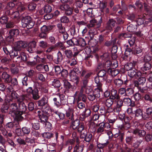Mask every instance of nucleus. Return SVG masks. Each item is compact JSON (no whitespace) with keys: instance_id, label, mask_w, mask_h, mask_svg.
Masks as SVG:
<instances>
[{"instance_id":"obj_1","label":"nucleus","mask_w":152,"mask_h":152,"mask_svg":"<svg viewBox=\"0 0 152 152\" xmlns=\"http://www.w3.org/2000/svg\"><path fill=\"white\" fill-rule=\"evenodd\" d=\"M142 49L141 47L136 48L134 50L129 48H127L125 50L123 58L125 60H127V58L129 57L131 54H137L138 56H141L143 54Z\"/></svg>"},{"instance_id":"obj_2","label":"nucleus","mask_w":152,"mask_h":152,"mask_svg":"<svg viewBox=\"0 0 152 152\" xmlns=\"http://www.w3.org/2000/svg\"><path fill=\"white\" fill-rule=\"evenodd\" d=\"M48 97L45 96L37 102L38 106L41 108L42 111H43L44 112L46 113L50 110L48 104Z\"/></svg>"},{"instance_id":"obj_3","label":"nucleus","mask_w":152,"mask_h":152,"mask_svg":"<svg viewBox=\"0 0 152 152\" xmlns=\"http://www.w3.org/2000/svg\"><path fill=\"white\" fill-rule=\"evenodd\" d=\"M21 21L23 26V27H26L28 29L32 28L34 25V22L29 16L23 17Z\"/></svg>"},{"instance_id":"obj_4","label":"nucleus","mask_w":152,"mask_h":152,"mask_svg":"<svg viewBox=\"0 0 152 152\" xmlns=\"http://www.w3.org/2000/svg\"><path fill=\"white\" fill-rule=\"evenodd\" d=\"M71 126L73 129L77 128V131L79 132H81L84 129L83 124L80 123V121L78 119L72 121L71 123Z\"/></svg>"},{"instance_id":"obj_5","label":"nucleus","mask_w":152,"mask_h":152,"mask_svg":"<svg viewBox=\"0 0 152 152\" xmlns=\"http://www.w3.org/2000/svg\"><path fill=\"white\" fill-rule=\"evenodd\" d=\"M59 8L61 10L65 11V14L67 16L71 15L73 13V9L68 4H65L59 6Z\"/></svg>"},{"instance_id":"obj_6","label":"nucleus","mask_w":152,"mask_h":152,"mask_svg":"<svg viewBox=\"0 0 152 152\" xmlns=\"http://www.w3.org/2000/svg\"><path fill=\"white\" fill-rule=\"evenodd\" d=\"M83 6V3L81 0L75 1L73 8L74 12L77 14L79 13L81 11L80 9Z\"/></svg>"},{"instance_id":"obj_7","label":"nucleus","mask_w":152,"mask_h":152,"mask_svg":"<svg viewBox=\"0 0 152 152\" xmlns=\"http://www.w3.org/2000/svg\"><path fill=\"white\" fill-rule=\"evenodd\" d=\"M92 72H89L87 73L83 78L81 81V89H83L84 88H86L88 87V84L89 82V77L92 74Z\"/></svg>"},{"instance_id":"obj_8","label":"nucleus","mask_w":152,"mask_h":152,"mask_svg":"<svg viewBox=\"0 0 152 152\" xmlns=\"http://www.w3.org/2000/svg\"><path fill=\"white\" fill-rule=\"evenodd\" d=\"M27 44L25 42L22 41H18L14 43L13 47L15 50L20 51L22 49L26 47Z\"/></svg>"},{"instance_id":"obj_9","label":"nucleus","mask_w":152,"mask_h":152,"mask_svg":"<svg viewBox=\"0 0 152 152\" xmlns=\"http://www.w3.org/2000/svg\"><path fill=\"white\" fill-rule=\"evenodd\" d=\"M16 102L18 105V111L25 113L27 110V107L25 103L20 101V99H17Z\"/></svg>"},{"instance_id":"obj_10","label":"nucleus","mask_w":152,"mask_h":152,"mask_svg":"<svg viewBox=\"0 0 152 152\" xmlns=\"http://www.w3.org/2000/svg\"><path fill=\"white\" fill-rule=\"evenodd\" d=\"M127 76H122L121 78L116 79L114 80V82L115 85L118 87H121L123 84L124 82L126 84L127 82Z\"/></svg>"},{"instance_id":"obj_11","label":"nucleus","mask_w":152,"mask_h":152,"mask_svg":"<svg viewBox=\"0 0 152 152\" xmlns=\"http://www.w3.org/2000/svg\"><path fill=\"white\" fill-rule=\"evenodd\" d=\"M9 114L12 115L18 112V110L17 103L13 102L10 103L9 106Z\"/></svg>"},{"instance_id":"obj_12","label":"nucleus","mask_w":152,"mask_h":152,"mask_svg":"<svg viewBox=\"0 0 152 152\" xmlns=\"http://www.w3.org/2000/svg\"><path fill=\"white\" fill-rule=\"evenodd\" d=\"M18 50H16L14 49V50L11 53V56H14V61L17 63H18L20 61V55L21 52Z\"/></svg>"},{"instance_id":"obj_13","label":"nucleus","mask_w":152,"mask_h":152,"mask_svg":"<svg viewBox=\"0 0 152 152\" xmlns=\"http://www.w3.org/2000/svg\"><path fill=\"white\" fill-rule=\"evenodd\" d=\"M116 22V20H114L113 19H109L107 23L106 26L105 27V30L109 31L112 30L113 27L115 26Z\"/></svg>"},{"instance_id":"obj_14","label":"nucleus","mask_w":152,"mask_h":152,"mask_svg":"<svg viewBox=\"0 0 152 152\" xmlns=\"http://www.w3.org/2000/svg\"><path fill=\"white\" fill-rule=\"evenodd\" d=\"M128 74L131 78L134 77L137 78L140 76L141 73L135 69H133L128 72Z\"/></svg>"},{"instance_id":"obj_15","label":"nucleus","mask_w":152,"mask_h":152,"mask_svg":"<svg viewBox=\"0 0 152 152\" xmlns=\"http://www.w3.org/2000/svg\"><path fill=\"white\" fill-rule=\"evenodd\" d=\"M36 44L37 42L35 41H32L30 42L26 48L27 51L31 53H33L35 50Z\"/></svg>"},{"instance_id":"obj_16","label":"nucleus","mask_w":152,"mask_h":152,"mask_svg":"<svg viewBox=\"0 0 152 152\" xmlns=\"http://www.w3.org/2000/svg\"><path fill=\"white\" fill-rule=\"evenodd\" d=\"M100 24L95 18H93L90 21V24L87 25V27L89 28L93 27L98 28L100 26Z\"/></svg>"},{"instance_id":"obj_17","label":"nucleus","mask_w":152,"mask_h":152,"mask_svg":"<svg viewBox=\"0 0 152 152\" xmlns=\"http://www.w3.org/2000/svg\"><path fill=\"white\" fill-rule=\"evenodd\" d=\"M97 75L101 79V81L106 80L107 78V72L104 69L100 70L98 73Z\"/></svg>"},{"instance_id":"obj_18","label":"nucleus","mask_w":152,"mask_h":152,"mask_svg":"<svg viewBox=\"0 0 152 152\" xmlns=\"http://www.w3.org/2000/svg\"><path fill=\"white\" fill-rule=\"evenodd\" d=\"M52 10L51 7L49 5H46L42 8L39 11V13L40 15H42L45 13L48 14L50 13Z\"/></svg>"},{"instance_id":"obj_19","label":"nucleus","mask_w":152,"mask_h":152,"mask_svg":"<svg viewBox=\"0 0 152 152\" xmlns=\"http://www.w3.org/2000/svg\"><path fill=\"white\" fill-rule=\"evenodd\" d=\"M83 89H80V91L77 95V101H81L86 102L87 98L86 95L83 93Z\"/></svg>"},{"instance_id":"obj_20","label":"nucleus","mask_w":152,"mask_h":152,"mask_svg":"<svg viewBox=\"0 0 152 152\" xmlns=\"http://www.w3.org/2000/svg\"><path fill=\"white\" fill-rule=\"evenodd\" d=\"M69 76L71 80L74 82L75 84L77 85L79 83V76L76 75V73L74 72H71L69 73Z\"/></svg>"},{"instance_id":"obj_21","label":"nucleus","mask_w":152,"mask_h":152,"mask_svg":"<svg viewBox=\"0 0 152 152\" xmlns=\"http://www.w3.org/2000/svg\"><path fill=\"white\" fill-rule=\"evenodd\" d=\"M42 111L43 112V114H42L39 117V118L41 122L45 123V122H47L48 120V117L49 115V113L50 112V110H49V111H48L47 113L44 112L43 111Z\"/></svg>"},{"instance_id":"obj_22","label":"nucleus","mask_w":152,"mask_h":152,"mask_svg":"<svg viewBox=\"0 0 152 152\" xmlns=\"http://www.w3.org/2000/svg\"><path fill=\"white\" fill-rule=\"evenodd\" d=\"M12 115H15V119L17 121H21L24 119V116H25V113H22L19 111H18L15 114H14Z\"/></svg>"},{"instance_id":"obj_23","label":"nucleus","mask_w":152,"mask_h":152,"mask_svg":"<svg viewBox=\"0 0 152 152\" xmlns=\"http://www.w3.org/2000/svg\"><path fill=\"white\" fill-rule=\"evenodd\" d=\"M63 59V56L61 53L59 51L57 56L55 57L53 61L56 64H58L61 63Z\"/></svg>"},{"instance_id":"obj_24","label":"nucleus","mask_w":152,"mask_h":152,"mask_svg":"<svg viewBox=\"0 0 152 152\" xmlns=\"http://www.w3.org/2000/svg\"><path fill=\"white\" fill-rule=\"evenodd\" d=\"M133 133L140 137H143L146 134V132L144 130H140L138 128L134 129L132 132Z\"/></svg>"},{"instance_id":"obj_25","label":"nucleus","mask_w":152,"mask_h":152,"mask_svg":"<svg viewBox=\"0 0 152 152\" xmlns=\"http://www.w3.org/2000/svg\"><path fill=\"white\" fill-rule=\"evenodd\" d=\"M151 68V64L149 62H144L143 66L141 67V69L143 72V74L147 71H150Z\"/></svg>"},{"instance_id":"obj_26","label":"nucleus","mask_w":152,"mask_h":152,"mask_svg":"<svg viewBox=\"0 0 152 152\" xmlns=\"http://www.w3.org/2000/svg\"><path fill=\"white\" fill-rule=\"evenodd\" d=\"M96 90H94L93 93L90 94L87 96L88 100L90 101H93L96 97H99L100 96V94H96Z\"/></svg>"},{"instance_id":"obj_27","label":"nucleus","mask_w":152,"mask_h":152,"mask_svg":"<svg viewBox=\"0 0 152 152\" xmlns=\"http://www.w3.org/2000/svg\"><path fill=\"white\" fill-rule=\"evenodd\" d=\"M124 103L127 106H130L131 107L135 106V102L132 101L131 99L129 98H125L123 99Z\"/></svg>"},{"instance_id":"obj_28","label":"nucleus","mask_w":152,"mask_h":152,"mask_svg":"<svg viewBox=\"0 0 152 152\" xmlns=\"http://www.w3.org/2000/svg\"><path fill=\"white\" fill-rule=\"evenodd\" d=\"M110 97L114 99H119L120 96L117 93V91L116 89L112 88L110 91Z\"/></svg>"},{"instance_id":"obj_29","label":"nucleus","mask_w":152,"mask_h":152,"mask_svg":"<svg viewBox=\"0 0 152 152\" xmlns=\"http://www.w3.org/2000/svg\"><path fill=\"white\" fill-rule=\"evenodd\" d=\"M66 116L69 119L71 120H73L74 118V110L72 108H69L66 113Z\"/></svg>"},{"instance_id":"obj_30","label":"nucleus","mask_w":152,"mask_h":152,"mask_svg":"<svg viewBox=\"0 0 152 152\" xmlns=\"http://www.w3.org/2000/svg\"><path fill=\"white\" fill-rule=\"evenodd\" d=\"M2 79L4 80L5 83H10V80L11 79L10 75L8 74L6 72H4L1 75Z\"/></svg>"},{"instance_id":"obj_31","label":"nucleus","mask_w":152,"mask_h":152,"mask_svg":"<svg viewBox=\"0 0 152 152\" xmlns=\"http://www.w3.org/2000/svg\"><path fill=\"white\" fill-rule=\"evenodd\" d=\"M34 91L31 94L32 95V98L34 100H37L40 98L39 93V91L37 88H34Z\"/></svg>"},{"instance_id":"obj_32","label":"nucleus","mask_w":152,"mask_h":152,"mask_svg":"<svg viewBox=\"0 0 152 152\" xmlns=\"http://www.w3.org/2000/svg\"><path fill=\"white\" fill-rule=\"evenodd\" d=\"M11 59L8 56H3L1 58V62L4 64H8L11 62Z\"/></svg>"},{"instance_id":"obj_33","label":"nucleus","mask_w":152,"mask_h":152,"mask_svg":"<svg viewBox=\"0 0 152 152\" xmlns=\"http://www.w3.org/2000/svg\"><path fill=\"white\" fill-rule=\"evenodd\" d=\"M53 28V26H47L46 25H44L41 27V31L47 34L50 30L52 29Z\"/></svg>"},{"instance_id":"obj_34","label":"nucleus","mask_w":152,"mask_h":152,"mask_svg":"<svg viewBox=\"0 0 152 152\" xmlns=\"http://www.w3.org/2000/svg\"><path fill=\"white\" fill-rule=\"evenodd\" d=\"M86 45V43L85 39L83 38H80L78 39H77L76 46H80L84 47Z\"/></svg>"},{"instance_id":"obj_35","label":"nucleus","mask_w":152,"mask_h":152,"mask_svg":"<svg viewBox=\"0 0 152 152\" xmlns=\"http://www.w3.org/2000/svg\"><path fill=\"white\" fill-rule=\"evenodd\" d=\"M108 72L112 77H115L119 73V72L117 69H111L109 68L107 70Z\"/></svg>"},{"instance_id":"obj_36","label":"nucleus","mask_w":152,"mask_h":152,"mask_svg":"<svg viewBox=\"0 0 152 152\" xmlns=\"http://www.w3.org/2000/svg\"><path fill=\"white\" fill-rule=\"evenodd\" d=\"M142 111L141 109H137L134 111L135 118L137 119H139L142 117Z\"/></svg>"},{"instance_id":"obj_37","label":"nucleus","mask_w":152,"mask_h":152,"mask_svg":"<svg viewBox=\"0 0 152 152\" xmlns=\"http://www.w3.org/2000/svg\"><path fill=\"white\" fill-rule=\"evenodd\" d=\"M60 99V101L61 102V104L62 105H64L66 104L67 102V98L63 94H60L58 97Z\"/></svg>"},{"instance_id":"obj_38","label":"nucleus","mask_w":152,"mask_h":152,"mask_svg":"<svg viewBox=\"0 0 152 152\" xmlns=\"http://www.w3.org/2000/svg\"><path fill=\"white\" fill-rule=\"evenodd\" d=\"M19 31L18 29H12L10 30L9 32V34L13 37L17 36L19 33Z\"/></svg>"},{"instance_id":"obj_39","label":"nucleus","mask_w":152,"mask_h":152,"mask_svg":"<svg viewBox=\"0 0 152 152\" xmlns=\"http://www.w3.org/2000/svg\"><path fill=\"white\" fill-rule=\"evenodd\" d=\"M103 124L102 122L98 124V126L99 127L96 131L97 133L98 134L101 133L104 131L105 130L104 128V124ZM97 126H98L97 125Z\"/></svg>"},{"instance_id":"obj_40","label":"nucleus","mask_w":152,"mask_h":152,"mask_svg":"<svg viewBox=\"0 0 152 152\" xmlns=\"http://www.w3.org/2000/svg\"><path fill=\"white\" fill-rule=\"evenodd\" d=\"M54 45L56 48H59L62 50H64L66 49V47L62 42H58Z\"/></svg>"},{"instance_id":"obj_41","label":"nucleus","mask_w":152,"mask_h":152,"mask_svg":"<svg viewBox=\"0 0 152 152\" xmlns=\"http://www.w3.org/2000/svg\"><path fill=\"white\" fill-rule=\"evenodd\" d=\"M114 100L110 97L106 99L105 102L106 106L107 107H111L113 104Z\"/></svg>"},{"instance_id":"obj_42","label":"nucleus","mask_w":152,"mask_h":152,"mask_svg":"<svg viewBox=\"0 0 152 152\" xmlns=\"http://www.w3.org/2000/svg\"><path fill=\"white\" fill-rule=\"evenodd\" d=\"M64 50V53L66 56L68 58H72L73 56L72 50L70 49H65Z\"/></svg>"},{"instance_id":"obj_43","label":"nucleus","mask_w":152,"mask_h":152,"mask_svg":"<svg viewBox=\"0 0 152 152\" xmlns=\"http://www.w3.org/2000/svg\"><path fill=\"white\" fill-rule=\"evenodd\" d=\"M116 40L117 39L115 38L111 40L107 41L105 42L104 45L107 47H110L112 45H114L116 43Z\"/></svg>"},{"instance_id":"obj_44","label":"nucleus","mask_w":152,"mask_h":152,"mask_svg":"<svg viewBox=\"0 0 152 152\" xmlns=\"http://www.w3.org/2000/svg\"><path fill=\"white\" fill-rule=\"evenodd\" d=\"M28 56L25 53L21 52V53L20 55V60L23 62H26L28 60Z\"/></svg>"},{"instance_id":"obj_45","label":"nucleus","mask_w":152,"mask_h":152,"mask_svg":"<svg viewBox=\"0 0 152 152\" xmlns=\"http://www.w3.org/2000/svg\"><path fill=\"white\" fill-rule=\"evenodd\" d=\"M67 44L70 46H72L76 45H77V39L75 38H73L72 39H69L66 41Z\"/></svg>"},{"instance_id":"obj_46","label":"nucleus","mask_w":152,"mask_h":152,"mask_svg":"<svg viewBox=\"0 0 152 152\" xmlns=\"http://www.w3.org/2000/svg\"><path fill=\"white\" fill-rule=\"evenodd\" d=\"M9 108V107L8 104H3L1 108V112L2 113H8Z\"/></svg>"},{"instance_id":"obj_47","label":"nucleus","mask_w":152,"mask_h":152,"mask_svg":"<svg viewBox=\"0 0 152 152\" xmlns=\"http://www.w3.org/2000/svg\"><path fill=\"white\" fill-rule=\"evenodd\" d=\"M89 130L91 133L94 132L96 131V128L95 125V123L94 122L92 121L90 123L89 128Z\"/></svg>"},{"instance_id":"obj_48","label":"nucleus","mask_w":152,"mask_h":152,"mask_svg":"<svg viewBox=\"0 0 152 152\" xmlns=\"http://www.w3.org/2000/svg\"><path fill=\"white\" fill-rule=\"evenodd\" d=\"M91 113V110L89 108L85 109L82 114V116L84 117H87L89 116Z\"/></svg>"},{"instance_id":"obj_49","label":"nucleus","mask_w":152,"mask_h":152,"mask_svg":"<svg viewBox=\"0 0 152 152\" xmlns=\"http://www.w3.org/2000/svg\"><path fill=\"white\" fill-rule=\"evenodd\" d=\"M52 85L55 87L59 88L61 86V83L59 80L55 79L52 82Z\"/></svg>"},{"instance_id":"obj_50","label":"nucleus","mask_w":152,"mask_h":152,"mask_svg":"<svg viewBox=\"0 0 152 152\" xmlns=\"http://www.w3.org/2000/svg\"><path fill=\"white\" fill-rule=\"evenodd\" d=\"M116 24L118 25H123L125 23V19L120 17L116 18Z\"/></svg>"},{"instance_id":"obj_51","label":"nucleus","mask_w":152,"mask_h":152,"mask_svg":"<svg viewBox=\"0 0 152 152\" xmlns=\"http://www.w3.org/2000/svg\"><path fill=\"white\" fill-rule=\"evenodd\" d=\"M143 98L146 101L152 102V96L150 94H145L143 96Z\"/></svg>"},{"instance_id":"obj_52","label":"nucleus","mask_w":152,"mask_h":152,"mask_svg":"<svg viewBox=\"0 0 152 152\" xmlns=\"http://www.w3.org/2000/svg\"><path fill=\"white\" fill-rule=\"evenodd\" d=\"M8 19L6 15L2 16L0 18V22L2 24H5L8 21Z\"/></svg>"},{"instance_id":"obj_53","label":"nucleus","mask_w":152,"mask_h":152,"mask_svg":"<svg viewBox=\"0 0 152 152\" xmlns=\"http://www.w3.org/2000/svg\"><path fill=\"white\" fill-rule=\"evenodd\" d=\"M83 150L82 146H80L78 144H77L74 147V151L75 152H82Z\"/></svg>"},{"instance_id":"obj_54","label":"nucleus","mask_w":152,"mask_h":152,"mask_svg":"<svg viewBox=\"0 0 152 152\" xmlns=\"http://www.w3.org/2000/svg\"><path fill=\"white\" fill-rule=\"evenodd\" d=\"M53 134L50 132H45L42 134V136L44 138L50 139L53 137Z\"/></svg>"},{"instance_id":"obj_55","label":"nucleus","mask_w":152,"mask_h":152,"mask_svg":"<svg viewBox=\"0 0 152 152\" xmlns=\"http://www.w3.org/2000/svg\"><path fill=\"white\" fill-rule=\"evenodd\" d=\"M152 57L151 54L148 53L146 54L144 58V62H149L151 61Z\"/></svg>"},{"instance_id":"obj_56","label":"nucleus","mask_w":152,"mask_h":152,"mask_svg":"<svg viewBox=\"0 0 152 152\" xmlns=\"http://www.w3.org/2000/svg\"><path fill=\"white\" fill-rule=\"evenodd\" d=\"M145 74L146 76H148V80L150 83H152V71H149L146 72Z\"/></svg>"},{"instance_id":"obj_57","label":"nucleus","mask_w":152,"mask_h":152,"mask_svg":"<svg viewBox=\"0 0 152 152\" xmlns=\"http://www.w3.org/2000/svg\"><path fill=\"white\" fill-rule=\"evenodd\" d=\"M10 83H11L12 85L14 86H18V81L16 78H12L11 77V79H10Z\"/></svg>"},{"instance_id":"obj_58","label":"nucleus","mask_w":152,"mask_h":152,"mask_svg":"<svg viewBox=\"0 0 152 152\" xmlns=\"http://www.w3.org/2000/svg\"><path fill=\"white\" fill-rule=\"evenodd\" d=\"M39 45L42 48H45L48 47V44L46 41H42L39 42Z\"/></svg>"},{"instance_id":"obj_59","label":"nucleus","mask_w":152,"mask_h":152,"mask_svg":"<svg viewBox=\"0 0 152 152\" xmlns=\"http://www.w3.org/2000/svg\"><path fill=\"white\" fill-rule=\"evenodd\" d=\"M124 68L128 72L133 69L132 64L130 63H127L124 65Z\"/></svg>"},{"instance_id":"obj_60","label":"nucleus","mask_w":152,"mask_h":152,"mask_svg":"<svg viewBox=\"0 0 152 152\" xmlns=\"http://www.w3.org/2000/svg\"><path fill=\"white\" fill-rule=\"evenodd\" d=\"M57 26L58 28L59 32L60 33H63L66 31L65 27L62 26L61 23H58L57 25Z\"/></svg>"},{"instance_id":"obj_61","label":"nucleus","mask_w":152,"mask_h":152,"mask_svg":"<svg viewBox=\"0 0 152 152\" xmlns=\"http://www.w3.org/2000/svg\"><path fill=\"white\" fill-rule=\"evenodd\" d=\"M124 135V132L119 131V134L117 139L120 142H122L123 141Z\"/></svg>"},{"instance_id":"obj_62","label":"nucleus","mask_w":152,"mask_h":152,"mask_svg":"<svg viewBox=\"0 0 152 152\" xmlns=\"http://www.w3.org/2000/svg\"><path fill=\"white\" fill-rule=\"evenodd\" d=\"M96 84H97L96 86L97 88L95 89L94 90H96V92L97 91L99 94H100V91H102V84L101 83V82Z\"/></svg>"},{"instance_id":"obj_63","label":"nucleus","mask_w":152,"mask_h":152,"mask_svg":"<svg viewBox=\"0 0 152 152\" xmlns=\"http://www.w3.org/2000/svg\"><path fill=\"white\" fill-rule=\"evenodd\" d=\"M36 7V4L33 3H30L28 6V8L30 11H32L34 10Z\"/></svg>"},{"instance_id":"obj_64","label":"nucleus","mask_w":152,"mask_h":152,"mask_svg":"<svg viewBox=\"0 0 152 152\" xmlns=\"http://www.w3.org/2000/svg\"><path fill=\"white\" fill-rule=\"evenodd\" d=\"M6 27L7 28H10L14 27L15 25L14 22L12 21H8L6 23Z\"/></svg>"}]
</instances>
